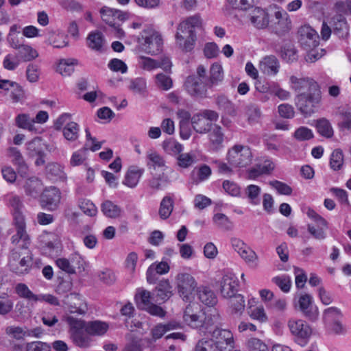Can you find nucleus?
Returning a JSON list of instances; mask_svg holds the SVG:
<instances>
[{
  "label": "nucleus",
  "mask_w": 351,
  "mask_h": 351,
  "mask_svg": "<svg viewBox=\"0 0 351 351\" xmlns=\"http://www.w3.org/2000/svg\"><path fill=\"white\" fill-rule=\"evenodd\" d=\"M25 348L26 351H51V346L46 342L37 341L27 343Z\"/></svg>",
  "instance_id": "obj_64"
},
{
  "label": "nucleus",
  "mask_w": 351,
  "mask_h": 351,
  "mask_svg": "<svg viewBox=\"0 0 351 351\" xmlns=\"http://www.w3.org/2000/svg\"><path fill=\"white\" fill-rule=\"evenodd\" d=\"M210 75L207 82L209 88L217 84L223 78V69L219 64H213L210 68Z\"/></svg>",
  "instance_id": "obj_46"
},
{
  "label": "nucleus",
  "mask_w": 351,
  "mask_h": 351,
  "mask_svg": "<svg viewBox=\"0 0 351 351\" xmlns=\"http://www.w3.org/2000/svg\"><path fill=\"white\" fill-rule=\"evenodd\" d=\"M238 254L250 267H256L258 266V257L256 253L247 245Z\"/></svg>",
  "instance_id": "obj_47"
},
{
  "label": "nucleus",
  "mask_w": 351,
  "mask_h": 351,
  "mask_svg": "<svg viewBox=\"0 0 351 351\" xmlns=\"http://www.w3.org/2000/svg\"><path fill=\"white\" fill-rule=\"evenodd\" d=\"M287 326L291 334L299 341H306L312 333L310 326L302 319H290L287 322Z\"/></svg>",
  "instance_id": "obj_9"
},
{
  "label": "nucleus",
  "mask_w": 351,
  "mask_h": 351,
  "mask_svg": "<svg viewBox=\"0 0 351 351\" xmlns=\"http://www.w3.org/2000/svg\"><path fill=\"white\" fill-rule=\"evenodd\" d=\"M342 313L337 307H330L325 309L323 312V321L325 326L331 325L335 322L341 320Z\"/></svg>",
  "instance_id": "obj_38"
},
{
  "label": "nucleus",
  "mask_w": 351,
  "mask_h": 351,
  "mask_svg": "<svg viewBox=\"0 0 351 351\" xmlns=\"http://www.w3.org/2000/svg\"><path fill=\"white\" fill-rule=\"evenodd\" d=\"M177 165L182 169H187L196 162V155L193 152L182 153L176 157Z\"/></svg>",
  "instance_id": "obj_40"
},
{
  "label": "nucleus",
  "mask_w": 351,
  "mask_h": 351,
  "mask_svg": "<svg viewBox=\"0 0 351 351\" xmlns=\"http://www.w3.org/2000/svg\"><path fill=\"white\" fill-rule=\"evenodd\" d=\"M272 282L285 293L289 292L291 287V278L287 275L276 276L272 278Z\"/></svg>",
  "instance_id": "obj_52"
},
{
  "label": "nucleus",
  "mask_w": 351,
  "mask_h": 351,
  "mask_svg": "<svg viewBox=\"0 0 351 351\" xmlns=\"http://www.w3.org/2000/svg\"><path fill=\"white\" fill-rule=\"evenodd\" d=\"M228 163L234 168H246L252 163L253 154L247 145H234L227 153Z\"/></svg>",
  "instance_id": "obj_3"
},
{
  "label": "nucleus",
  "mask_w": 351,
  "mask_h": 351,
  "mask_svg": "<svg viewBox=\"0 0 351 351\" xmlns=\"http://www.w3.org/2000/svg\"><path fill=\"white\" fill-rule=\"evenodd\" d=\"M312 297L307 293L301 294L298 298V305L300 311L311 320H315L318 317L316 308L312 306Z\"/></svg>",
  "instance_id": "obj_17"
},
{
  "label": "nucleus",
  "mask_w": 351,
  "mask_h": 351,
  "mask_svg": "<svg viewBox=\"0 0 351 351\" xmlns=\"http://www.w3.org/2000/svg\"><path fill=\"white\" fill-rule=\"evenodd\" d=\"M143 172V169H140L134 166L130 167L125 176V179L123 183L130 188L135 187Z\"/></svg>",
  "instance_id": "obj_26"
},
{
  "label": "nucleus",
  "mask_w": 351,
  "mask_h": 351,
  "mask_svg": "<svg viewBox=\"0 0 351 351\" xmlns=\"http://www.w3.org/2000/svg\"><path fill=\"white\" fill-rule=\"evenodd\" d=\"M343 164V154L341 150L335 149L330 156V165L335 171L339 170Z\"/></svg>",
  "instance_id": "obj_55"
},
{
  "label": "nucleus",
  "mask_w": 351,
  "mask_h": 351,
  "mask_svg": "<svg viewBox=\"0 0 351 351\" xmlns=\"http://www.w3.org/2000/svg\"><path fill=\"white\" fill-rule=\"evenodd\" d=\"M90 335L85 330L75 331L71 333V339L73 343L80 348H88L92 341Z\"/></svg>",
  "instance_id": "obj_35"
},
{
  "label": "nucleus",
  "mask_w": 351,
  "mask_h": 351,
  "mask_svg": "<svg viewBox=\"0 0 351 351\" xmlns=\"http://www.w3.org/2000/svg\"><path fill=\"white\" fill-rule=\"evenodd\" d=\"M210 339L219 351H230L234 347V341L231 331L216 328L211 333Z\"/></svg>",
  "instance_id": "obj_8"
},
{
  "label": "nucleus",
  "mask_w": 351,
  "mask_h": 351,
  "mask_svg": "<svg viewBox=\"0 0 351 351\" xmlns=\"http://www.w3.org/2000/svg\"><path fill=\"white\" fill-rule=\"evenodd\" d=\"M32 258L27 248L14 247L9 256L8 266L17 274H27L31 267Z\"/></svg>",
  "instance_id": "obj_2"
},
{
  "label": "nucleus",
  "mask_w": 351,
  "mask_h": 351,
  "mask_svg": "<svg viewBox=\"0 0 351 351\" xmlns=\"http://www.w3.org/2000/svg\"><path fill=\"white\" fill-rule=\"evenodd\" d=\"M213 221L219 228L226 230L232 228V223L230 221L227 216L222 213H217L214 215Z\"/></svg>",
  "instance_id": "obj_61"
},
{
  "label": "nucleus",
  "mask_w": 351,
  "mask_h": 351,
  "mask_svg": "<svg viewBox=\"0 0 351 351\" xmlns=\"http://www.w3.org/2000/svg\"><path fill=\"white\" fill-rule=\"evenodd\" d=\"M246 115L250 124L256 123L261 117V109L256 105L250 104L246 107Z\"/></svg>",
  "instance_id": "obj_54"
},
{
  "label": "nucleus",
  "mask_w": 351,
  "mask_h": 351,
  "mask_svg": "<svg viewBox=\"0 0 351 351\" xmlns=\"http://www.w3.org/2000/svg\"><path fill=\"white\" fill-rule=\"evenodd\" d=\"M269 12L260 8H255L251 13V22H268Z\"/></svg>",
  "instance_id": "obj_62"
},
{
  "label": "nucleus",
  "mask_w": 351,
  "mask_h": 351,
  "mask_svg": "<svg viewBox=\"0 0 351 351\" xmlns=\"http://www.w3.org/2000/svg\"><path fill=\"white\" fill-rule=\"evenodd\" d=\"M179 324L176 322H170L166 324H159L152 330V339L154 340L161 338L167 331L178 328Z\"/></svg>",
  "instance_id": "obj_33"
},
{
  "label": "nucleus",
  "mask_w": 351,
  "mask_h": 351,
  "mask_svg": "<svg viewBox=\"0 0 351 351\" xmlns=\"http://www.w3.org/2000/svg\"><path fill=\"white\" fill-rule=\"evenodd\" d=\"M280 62L274 55L265 56L259 63V69L264 74L269 76L276 75L280 69Z\"/></svg>",
  "instance_id": "obj_16"
},
{
  "label": "nucleus",
  "mask_w": 351,
  "mask_h": 351,
  "mask_svg": "<svg viewBox=\"0 0 351 351\" xmlns=\"http://www.w3.org/2000/svg\"><path fill=\"white\" fill-rule=\"evenodd\" d=\"M261 192V188L258 186L254 184H250L247 186L245 191V193L249 199L250 202L254 205H258L260 204L261 200L259 195Z\"/></svg>",
  "instance_id": "obj_49"
},
{
  "label": "nucleus",
  "mask_w": 351,
  "mask_h": 351,
  "mask_svg": "<svg viewBox=\"0 0 351 351\" xmlns=\"http://www.w3.org/2000/svg\"><path fill=\"white\" fill-rule=\"evenodd\" d=\"M230 305L232 313L241 314L245 308L244 298L241 294H235L230 297Z\"/></svg>",
  "instance_id": "obj_50"
},
{
  "label": "nucleus",
  "mask_w": 351,
  "mask_h": 351,
  "mask_svg": "<svg viewBox=\"0 0 351 351\" xmlns=\"http://www.w3.org/2000/svg\"><path fill=\"white\" fill-rule=\"evenodd\" d=\"M14 224L16 233L12 237V243L16 245V247L18 248H27L29 244V238L25 230L24 217L18 215L14 221Z\"/></svg>",
  "instance_id": "obj_12"
},
{
  "label": "nucleus",
  "mask_w": 351,
  "mask_h": 351,
  "mask_svg": "<svg viewBox=\"0 0 351 351\" xmlns=\"http://www.w3.org/2000/svg\"><path fill=\"white\" fill-rule=\"evenodd\" d=\"M158 300L165 301L172 295L171 287L168 280L161 281L156 287L153 293Z\"/></svg>",
  "instance_id": "obj_32"
},
{
  "label": "nucleus",
  "mask_w": 351,
  "mask_h": 351,
  "mask_svg": "<svg viewBox=\"0 0 351 351\" xmlns=\"http://www.w3.org/2000/svg\"><path fill=\"white\" fill-rule=\"evenodd\" d=\"M185 90L191 96L203 97L206 95L208 82L203 81L199 77H196L195 75L187 77L184 84Z\"/></svg>",
  "instance_id": "obj_11"
},
{
  "label": "nucleus",
  "mask_w": 351,
  "mask_h": 351,
  "mask_svg": "<svg viewBox=\"0 0 351 351\" xmlns=\"http://www.w3.org/2000/svg\"><path fill=\"white\" fill-rule=\"evenodd\" d=\"M173 209V200L169 196L162 198L159 208L158 214L162 219H167L171 215Z\"/></svg>",
  "instance_id": "obj_39"
},
{
  "label": "nucleus",
  "mask_w": 351,
  "mask_h": 351,
  "mask_svg": "<svg viewBox=\"0 0 351 351\" xmlns=\"http://www.w3.org/2000/svg\"><path fill=\"white\" fill-rule=\"evenodd\" d=\"M42 190L41 180L36 177L29 178L25 184V191L27 195L36 197Z\"/></svg>",
  "instance_id": "obj_31"
},
{
  "label": "nucleus",
  "mask_w": 351,
  "mask_h": 351,
  "mask_svg": "<svg viewBox=\"0 0 351 351\" xmlns=\"http://www.w3.org/2000/svg\"><path fill=\"white\" fill-rule=\"evenodd\" d=\"M101 209L105 216L109 218H117L121 215V208L112 202L106 200L101 204Z\"/></svg>",
  "instance_id": "obj_41"
},
{
  "label": "nucleus",
  "mask_w": 351,
  "mask_h": 351,
  "mask_svg": "<svg viewBox=\"0 0 351 351\" xmlns=\"http://www.w3.org/2000/svg\"><path fill=\"white\" fill-rule=\"evenodd\" d=\"M281 57L287 62L298 60V51L292 43L285 44L281 49Z\"/></svg>",
  "instance_id": "obj_44"
},
{
  "label": "nucleus",
  "mask_w": 351,
  "mask_h": 351,
  "mask_svg": "<svg viewBox=\"0 0 351 351\" xmlns=\"http://www.w3.org/2000/svg\"><path fill=\"white\" fill-rule=\"evenodd\" d=\"M66 304L71 313L84 314L87 311L86 304L82 301L81 296L75 293L66 297Z\"/></svg>",
  "instance_id": "obj_18"
},
{
  "label": "nucleus",
  "mask_w": 351,
  "mask_h": 351,
  "mask_svg": "<svg viewBox=\"0 0 351 351\" xmlns=\"http://www.w3.org/2000/svg\"><path fill=\"white\" fill-rule=\"evenodd\" d=\"M239 281L237 276L232 273L223 275L221 281V293L224 298L234 296L237 292Z\"/></svg>",
  "instance_id": "obj_14"
},
{
  "label": "nucleus",
  "mask_w": 351,
  "mask_h": 351,
  "mask_svg": "<svg viewBox=\"0 0 351 351\" xmlns=\"http://www.w3.org/2000/svg\"><path fill=\"white\" fill-rule=\"evenodd\" d=\"M8 205L12 209L14 220L16 221V217L19 215L21 217H24L22 214V209L23 208V204L21 198L15 194L10 193L8 194L5 197Z\"/></svg>",
  "instance_id": "obj_27"
},
{
  "label": "nucleus",
  "mask_w": 351,
  "mask_h": 351,
  "mask_svg": "<svg viewBox=\"0 0 351 351\" xmlns=\"http://www.w3.org/2000/svg\"><path fill=\"white\" fill-rule=\"evenodd\" d=\"M20 61L21 60L17 53H9L5 56L3 65L5 69L13 71L18 67Z\"/></svg>",
  "instance_id": "obj_53"
},
{
  "label": "nucleus",
  "mask_w": 351,
  "mask_h": 351,
  "mask_svg": "<svg viewBox=\"0 0 351 351\" xmlns=\"http://www.w3.org/2000/svg\"><path fill=\"white\" fill-rule=\"evenodd\" d=\"M146 82L143 78H136L130 81L129 89L133 93L143 95L146 91Z\"/></svg>",
  "instance_id": "obj_57"
},
{
  "label": "nucleus",
  "mask_w": 351,
  "mask_h": 351,
  "mask_svg": "<svg viewBox=\"0 0 351 351\" xmlns=\"http://www.w3.org/2000/svg\"><path fill=\"white\" fill-rule=\"evenodd\" d=\"M47 177L54 181L65 182L66 174L64 171V167L57 162H50L46 166Z\"/></svg>",
  "instance_id": "obj_21"
},
{
  "label": "nucleus",
  "mask_w": 351,
  "mask_h": 351,
  "mask_svg": "<svg viewBox=\"0 0 351 351\" xmlns=\"http://www.w3.org/2000/svg\"><path fill=\"white\" fill-rule=\"evenodd\" d=\"M291 88L298 92L295 100L298 110L304 116H310L315 112L320 101L321 90L319 84L311 78L290 77Z\"/></svg>",
  "instance_id": "obj_1"
},
{
  "label": "nucleus",
  "mask_w": 351,
  "mask_h": 351,
  "mask_svg": "<svg viewBox=\"0 0 351 351\" xmlns=\"http://www.w3.org/2000/svg\"><path fill=\"white\" fill-rule=\"evenodd\" d=\"M156 84L157 86L162 90H167L172 87L171 78L163 73H159L156 75Z\"/></svg>",
  "instance_id": "obj_63"
},
{
  "label": "nucleus",
  "mask_w": 351,
  "mask_h": 351,
  "mask_svg": "<svg viewBox=\"0 0 351 351\" xmlns=\"http://www.w3.org/2000/svg\"><path fill=\"white\" fill-rule=\"evenodd\" d=\"M14 49L18 50V56L20 60L24 62H29L34 60L38 56V53L31 46L27 45L12 44Z\"/></svg>",
  "instance_id": "obj_25"
},
{
  "label": "nucleus",
  "mask_w": 351,
  "mask_h": 351,
  "mask_svg": "<svg viewBox=\"0 0 351 351\" xmlns=\"http://www.w3.org/2000/svg\"><path fill=\"white\" fill-rule=\"evenodd\" d=\"M9 156L12 158V163L16 166L19 173L21 176H27L29 168L20 151L16 147H10Z\"/></svg>",
  "instance_id": "obj_19"
},
{
  "label": "nucleus",
  "mask_w": 351,
  "mask_h": 351,
  "mask_svg": "<svg viewBox=\"0 0 351 351\" xmlns=\"http://www.w3.org/2000/svg\"><path fill=\"white\" fill-rule=\"evenodd\" d=\"M150 292L146 290H143L137 293L135 298L138 308L144 310L152 304L150 302Z\"/></svg>",
  "instance_id": "obj_58"
},
{
  "label": "nucleus",
  "mask_w": 351,
  "mask_h": 351,
  "mask_svg": "<svg viewBox=\"0 0 351 351\" xmlns=\"http://www.w3.org/2000/svg\"><path fill=\"white\" fill-rule=\"evenodd\" d=\"M147 165L149 167H153L154 169L156 167H163L165 166V160L162 156L154 150H149L147 152Z\"/></svg>",
  "instance_id": "obj_43"
},
{
  "label": "nucleus",
  "mask_w": 351,
  "mask_h": 351,
  "mask_svg": "<svg viewBox=\"0 0 351 351\" xmlns=\"http://www.w3.org/2000/svg\"><path fill=\"white\" fill-rule=\"evenodd\" d=\"M216 104L219 110H223L227 114H232L234 112L233 104L223 95L217 98Z\"/></svg>",
  "instance_id": "obj_56"
},
{
  "label": "nucleus",
  "mask_w": 351,
  "mask_h": 351,
  "mask_svg": "<svg viewBox=\"0 0 351 351\" xmlns=\"http://www.w3.org/2000/svg\"><path fill=\"white\" fill-rule=\"evenodd\" d=\"M298 40L304 50L316 48L319 45V36L308 24L302 25L298 31Z\"/></svg>",
  "instance_id": "obj_7"
},
{
  "label": "nucleus",
  "mask_w": 351,
  "mask_h": 351,
  "mask_svg": "<svg viewBox=\"0 0 351 351\" xmlns=\"http://www.w3.org/2000/svg\"><path fill=\"white\" fill-rule=\"evenodd\" d=\"M5 333L11 338L21 340L26 337V327L8 326L5 328Z\"/></svg>",
  "instance_id": "obj_51"
},
{
  "label": "nucleus",
  "mask_w": 351,
  "mask_h": 351,
  "mask_svg": "<svg viewBox=\"0 0 351 351\" xmlns=\"http://www.w3.org/2000/svg\"><path fill=\"white\" fill-rule=\"evenodd\" d=\"M15 125L23 130L29 131L35 130L34 117H31L29 114H19L15 118Z\"/></svg>",
  "instance_id": "obj_37"
},
{
  "label": "nucleus",
  "mask_w": 351,
  "mask_h": 351,
  "mask_svg": "<svg viewBox=\"0 0 351 351\" xmlns=\"http://www.w3.org/2000/svg\"><path fill=\"white\" fill-rule=\"evenodd\" d=\"M293 136L299 141H304L313 138L314 135L311 129L301 126L295 131Z\"/></svg>",
  "instance_id": "obj_60"
},
{
  "label": "nucleus",
  "mask_w": 351,
  "mask_h": 351,
  "mask_svg": "<svg viewBox=\"0 0 351 351\" xmlns=\"http://www.w3.org/2000/svg\"><path fill=\"white\" fill-rule=\"evenodd\" d=\"M105 42L103 34L98 30L90 32L86 38L87 46L91 50L96 52H102L104 51Z\"/></svg>",
  "instance_id": "obj_20"
},
{
  "label": "nucleus",
  "mask_w": 351,
  "mask_h": 351,
  "mask_svg": "<svg viewBox=\"0 0 351 351\" xmlns=\"http://www.w3.org/2000/svg\"><path fill=\"white\" fill-rule=\"evenodd\" d=\"M195 26L193 23H180L176 34L177 42L184 41L185 38L195 36Z\"/></svg>",
  "instance_id": "obj_30"
},
{
  "label": "nucleus",
  "mask_w": 351,
  "mask_h": 351,
  "mask_svg": "<svg viewBox=\"0 0 351 351\" xmlns=\"http://www.w3.org/2000/svg\"><path fill=\"white\" fill-rule=\"evenodd\" d=\"M16 294L23 298L29 301L37 302L40 298L38 295H36L23 283H19L15 287Z\"/></svg>",
  "instance_id": "obj_45"
},
{
  "label": "nucleus",
  "mask_w": 351,
  "mask_h": 351,
  "mask_svg": "<svg viewBox=\"0 0 351 351\" xmlns=\"http://www.w3.org/2000/svg\"><path fill=\"white\" fill-rule=\"evenodd\" d=\"M197 295L199 300L208 306H213L217 302L214 292L206 287H199L197 291Z\"/></svg>",
  "instance_id": "obj_29"
},
{
  "label": "nucleus",
  "mask_w": 351,
  "mask_h": 351,
  "mask_svg": "<svg viewBox=\"0 0 351 351\" xmlns=\"http://www.w3.org/2000/svg\"><path fill=\"white\" fill-rule=\"evenodd\" d=\"M202 311L198 304L190 303L187 305L184 311V321L193 328H198V326L201 323L199 320L201 319V317H202Z\"/></svg>",
  "instance_id": "obj_15"
},
{
  "label": "nucleus",
  "mask_w": 351,
  "mask_h": 351,
  "mask_svg": "<svg viewBox=\"0 0 351 351\" xmlns=\"http://www.w3.org/2000/svg\"><path fill=\"white\" fill-rule=\"evenodd\" d=\"M80 126L73 121H69L63 128L64 137L69 141H75L79 137Z\"/></svg>",
  "instance_id": "obj_36"
},
{
  "label": "nucleus",
  "mask_w": 351,
  "mask_h": 351,
  "mask_svg": "<svg viewBox=\"0 0 351 351\" xmlns=\"http://www.w3.org/2000/svg\"><path fill=\"white\" fill-rule=\"evenodd\" d=\"M208 132L210 148L214 151L219 150L223 147V133L221 128L215 124Z\"/></svg>",
  "instance_id": "obj_23"
},
{
  "label": "nucleus",
  "mask_w": 351,
  "mask_h": 351,
  "mask_svg": "<svg viewBox=\"0 0 351 351\" xmlns=\"http://www.w3.org/2000/svg\"><path fill=\"white\" fill-rule=\"evenodd\" d=\"M171 180L165 173L154 176L149 180V186L156 191L161 190L169 184Z\"/></svg>",
  "instance_id": "obj_34"
},
{
  "label": "nucleus",
  "mask_w": 351,
  "mask_h": 351,
  "mask_svg": "<svg viewBox=\"0 0 351 351\" xmlns=\"http://www.w3.org/2000/svg\"><path fill=\"white\" fill-rule=\"evenodd\" d=\"M219 114L212 110H204L195 113L191 117V124L193 130L201 134L208 133L217 121Z\"/></svg>",
  "instance_id": "obj_4"
},
{
  "label": "nucleus",
  "mask_w": 351,
  "mask_h": 351,
  "mask_svg": "<svg viewBox=\"0 0 351 351\" xmlns=\"http://www.w3.org/2000/svg\"><path fill=\"white\" fill-rule=\"evenodd\" d=\"M26 154L29 158H34L36 156H45V144L39 137H36L25 144Z\"/></svg>",
  "instance_id": "obj_22"
},
{
  "label": "nucleus",
  "mask_w": 351,
  "mask_h": 351,
  "mask_svg": "<svg viewBox=\"0 0 351 351\" xmlns=\"http://www.w3.org/2000/svg\"><path fill=\"white\" fill-rule=\"evenodd\" d=\"M176 286L179 295L182 300L191 302L197 286L195 278L187 273L178 274L176 276Z\"/></svg>",
  "instance_id": "obj_6"
},
{
  "label": "nucleus",
  "mask_w": 351,
  "mask_h": 351,
  "mask_svg": "<svg viewBox=\"0 0 351 351\" xmlns=\"http://www.w3.org/2000/svg\"><path fill=\"white\" fill-rule=\"evenodd\" d=\"M77 64L75 59H62L57 66V71L63 76H69L74 71V65Z\"/></svg>",
  "instance_id": "obj_42"
},
{
  "label": "nucleus",
  "mask_w": 351,
  "mask_h": 351,
  "mask_svg": "<svg viewBox=\"0 0 351 351\" xmlns=\"http://www.w3.org/2000/svg\"><path fill=\"white\" fill-rule=\"evenodd\" d=\"M60 199V191L55 186H50L46 188L41 194V206L47 210L53 211L58 208Z\"/></svg>",
  "instance_id": "obj_10"
},
{
  "label": "nucleus",
  "mask_w": 351,
  "mask_h": 351,
  "mask_svg": "<svg viewBox=\"0 0 351 351\" xmlns=\"http://www.w3.org/2000/svg\"><path fill=\"white\" fill-rule=\"evenodd\" d=\"M138 42L142 45L144 51L152 55L159 53L163 44L161 34L152 28L144 29L141 33Z\"/></svg>",
  "instance_id": "obj_5"
},
{
  "label": "nucleus",
  "mask_w": 351,
  "mask_h": 351,
  "mask_svg": "<svg viewBox=\"0 0 351 351\" xmlns=\"http://www.w3.org/2000/svg\"><path fill=\"white\" fill-rule=\"evenodd\" d=\"M316 128L318 133L326 138H330L333 136V129L330 121L322 118L317 121Z\"/></svg>",
  "instance_id": "obj_48"
},
{
  "label": "nucleus",
  "mask_w": 351,
  "mask_h": 351,
  "mask_svg": "<svg viewBox=\"0 0 351 351\" xmlns=\"http://www.w3.org/2000/svg\"><path fill=\"white\" fill-rule=\"evenodd\" d=\"M194 351H219L214 345L213 341L203 338L199 339L195 347Z\"/></svg>",
  "instance_id": "obj_59"
},
{
  "label": "nucleus",
  "mask_w": 351,
  "mask_h": 351,
  "mask_svg": "<svg viewBox=\"0 0 351 351\" xmlns=\"http://www.w3.org/2000/svg\"><path fill=\"white\" fill-rule=\"evenodd\" d=\"M109 324L100 320L90 321L86 323V332L90 336H102L108 330Z\"/></svg>",
  "instance_id": "obj_24"
},
{
  "label": "nucleus",
  "mask_w": 351,
  "mask_h": 351,
  "mask_svg": "<svg viewBox=\"0 0 351 351\" xmlns=\"http://www.w3.org/2000/svg\"><path fill=\"white\" fill-rule=\"evenodd\" d=\"M199 330L202 333H212V328L217 326L220 321V316L215 309H210L207 311H202Z\"/></svg>",
  "instance_id": "obj_13"
},
{
  "label": "nucleus",
  "mask_w": 351,
  "mask_h": 351,
  "mask_svg": "<svg viewBox=\"0 0 351 351\" xmlns=\"http://www.w3.org/2000/svg\"><path fill=\"white\" fill-rule=\"evenodd\" d=\"M333 11L336 13L337 18V22H344L345 16L348 14H351V0L346 1H339L335 3L333 7Z\"/></svg>",
  "instance_id": "obj_28"
}]
</instances>
